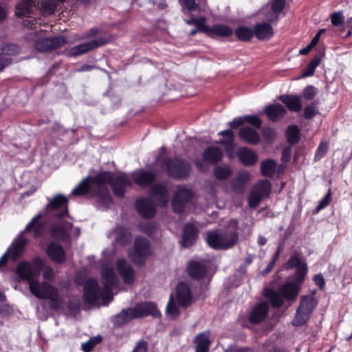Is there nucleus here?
<instances>
[{
	"mask_svg": "<svg viewBox=\"0 0 352 352\" xmlns=\"http://www.w3.org/2000/svg\"><path fill=\"white\" fill-rule=\"evenodd\" d=\"M245 122V118L244 117H239V118H236L235 119H234L233 120H232L231 122H230L228 123V125L232 128V129H235L236 128L237 126L243 124V123Z\"/></svg>",
	"mask_w": 352,
	"mask_h": 352,
	"instance_id": "nucleus-60",
	"label": "nucleus"
},
{
	"mask_svg": "<svg viewBox=\"0 0 352 352\" xmlns=\"http://www.w3.org/2000/svg\"><path fill=\"white\" fill-rule=\"evenodd\" d=\"M250 179V175L245 170L238 173L236 178L232 182V186L235 191H243V185Z\"/></svg>",
	"mask_w": 352,
	"mask_h": 352,
	"instance_id": "nucleus-37",
	"label": "nucleus"
},
{
	"mask_svg": "<svg viewBox=\"0 0 352 352\" xmlns=\"http://www.w3.org/2000/svg\"><path fill=\"white\" fill-rule=\"evenodd\" d=\"M318 93L317 89L312 86L309 85L306 87L302 92V96L305 99L310 100L314 99V98L316 96Z\"/></svg>",
	"mask_w": 352,
	"mask_h": 352,
	"instance_id": "nucleus-52",
	"label": "nucleus"
},
{
	"mask_svg": "<svg viewBox=\"0 0 352 352\" xmlns=\"http://www.w3.org/2000/svg\"><path fill=\"white\" fill-rule=\"evenodd\" d=\"M43 32H39L38 38L35 41L36 49L42 52L52 51L62 47L65 43V39L63 36L42 37Z\"/></svg>",
	"mask_w": 352,
	"mask_h": 352,
	"instance_id": "nucleus-11",
	"label": "nucleus"
},
{
	"mask_svg": "<svg viewBox=\"0 0 352 352\" xmlns=\"http://www.w3.org/2000/svg\"><path fill=\"white\" fill-rule=\"evenodd\" d=\"M204 32L210 36H229L232 34L233 30L228 25L223 24H217L212 27L206 25Z\"/></svg>",
	"mask_w": 352,
	"mask_h": 352,
	"instance_id": "nucleus-21",
	"label": "nucleus"
},
{
	"mask_svg": "<svg viewBox=\"0 0 352 352\" xmlns=\"http://www.w3.org/2000/svg\"><path fill=\"white\" fill-rule=\"evenodd\" d=\"M316 304L317 302L312 296L302 297L296 310V316L292 321V324L296 327L305 324L309 320Z\"/></svg>",
	"mask_w": 352,
	"mask_h": 352,
	"instance_id": "nucleus-9",
	"label": "nucleus"
},
{
	"mask_svg": "<svg viewBox=\"0 0 352 352\" xmlns=\"http://www.w3.org/2000/svg\"><path fill=\"white\" fill-rule=\"evenodd\" d=\"M218 135L221 136H225L226 138L225 140H221L217 142V143L224 146L226 151H227L230 157L232 158V154L231 152L230 153V149L231 150L234 142L233 132L228 129L219 132Z\"/></svg>",
	"mask_w": 352,
	"mask_h": 352,
	"instance_id": "nucleus-36",
	"label": "nucleus"
},
{
	"mask_svg": "<svg viewBox=\"0 0 352 352\" xmlns=\"http://www.w3.org/2000/svg\"><path fill=\"white\" fill-rule=\"evenodd\" d=\"M254 34L259 40H269L274 34V31L272 26L267 23H261L256 24L254 28Z\"/></svg>",
	"mask_w": 352,
	"mask_h": 352,
	"instance_id": "nucleus-26",
	"label": "nucleus"
},
{
	"mask_svg": "<svg viewBox=\"0 0 352 352\" xmlns=\"http://www.w3.org/2000/svg\"><path fill=\"white\" fill-rule=\"evenodd\" d=\"M327 150L328 144L327 142H322L317 149L316 157L319 158L323 157L327 153Z\"/></svg>",
	"mask_w": 352,
	"mask_h": 352,
	"instance_id": "nucleus-59",
	"label": "nucleus"
},
{
	"mask_svg": "<svg viewBox=\"0 0 352 352\" xmlns=\"http://www.w3.org/2000/svg\"><path fill=\"white\" fill-rule=\"evenodd\" d=\"M102 340V338L100 336L95 337L91 338L87 342L83 343L82 344V349L84 352H90L94 346L99 343Z\"/></svg>",
	"mask_w": 352,
	"mask_h": 352,
	"instance_id": "nucleus-51",
	"label": "nucleus"
},
{
	"mask_svg": "<svg viewBox=\"0 0 352 352\" xmlns=\"http://www.w3.org/2000/svg\"><path fill=\"white\" fill-rule=\"evenodd\" d=\"M41 218V215L40 214L36 215L26 226L24 232H30L31 230H34V236H39L42 234L44 229V226L38 223V221Z\"/></svg>",
	"mask_w": 352,
	"mask_h": 352,
	"instance_id": "nucleus-39",
	"label": "nucleus"
},
{
	"mask_svg": "<svg viewBox=\"0 0 352 352\" xmlns=\"http://www.w3.org/2000/svg\"><path fill=\"white\" fill-rule=\"evenodd\" d=\"M46 252L50 259L55 262L61 263L65 259V254L63 249L57 243H50L47 246Z\"/></svg>",
	"mask_w": 352,
	"mask_h": 352,
	"instance_id": "nucleus-29",
	"label": "nucleus"
},
{
	"mask_svg": "<svg viewBox=\"0 0 352 352\" xmlns=\"http://www.w3.org/2000/svg\"><path fill=\"white\" fill-rule=\"evenodd\" d=\"M188 272L191 277L199 278L206 273V266L201 263L191 261L188 267Z\"/></svg>",
	"mask_w": 352,
	"mask_h": 352,
	"instance_id": "nucleus-38",
	"label": "nucleus"
},
{
	"mask_svg": "<svg viewBox=\"0 0 352 352\" xmlns=\"http://www.w3.org/2000/svg\"><path fill=\"white\" fill-rule=\"evenodd\" d=\"M111 234L117 242L122 244H124L130 239L128 230L123 228H118Z\"/></svg>",
	"mask_w": 352,
	"mask_h": 352,
	"instance_id": "nucleus-46",
	"label": "nucleus"
},
{
	"mask_svg": "<svg viewBox=\"0 0 352 352\" xmlns=\"http://www.w3.org/2000/svg\"><path fill=\"white\" fill-rule=\"evenodd\" d=\"M43 265L39 257L34 258L32 263L22 261L16 267L15 273L19 280L28 281L29 289L35 297L47 300L51 308L57 309L63 304V296L59 288L37 279Z\"/></svg>",
	"mask_w": 352,
	"mask_h": 352,
	"instance_id": "nucleus-1",
	"label": "nucleus"
},
{
	"mask_svg": "<svg viewBox=\"0 0 352 352\" xmlns=\"http://www.w3.org/2000/svg\"><path fill=\"white\" fill-rule=\"evenodd\" d=\"M286 135L290 144L297 143L300 137V130L296 126H290L286 131Z\"/></svg>",
	"mask_w": 352,
	"mask_h": 352,
	"instance_id": "nucleus-47",
	"label": "nucleus"
},
{
	"mask_svg": "<svg viewBox=\"0 0 352 352\" xmlns=\"http://www.w3.org/2000/svg\"><path fill=\"white\" fill-rule=\"evenodd\" d=\"M197 236V229L192 224H187L184 227L182 235V245L189 247L196 241Z\"/></svg>",
	"mask_w": 352,
	"mask_h": 352,
	"instance_id": "nucleus-28",
	"label": "nucleus"
},
{
	"mask_svg": "<svg viewBox=\"0 0 352 352\" xmlns=\"http://www.w3.org/2000/svg\"><path fill=\"white\" fill-rule=\"evenodd\" d=\"M146 342L140 341L136 344L132 352H146Z\"/></svg>",
	"mask_w": 352,
	"mask_h": 352,
	"instance_id": "nucleus-61",
	"label": "nucleus"
},
{
	"mask_svg": "<svg viewBox=\"0 0 352 352\" xmlns=\"http://www.w3.org/2000/svg\"><path fill=\"white\" fill-rule=\"evenodd\" d=\"M239 161L245 166H252L257 160L256 154L252 150L246 148L241 147L239 149L237 153Z\"/></svg>",
	"mask_w": 352,
	"mask_h": 352,
	"instance_id": "nucleus-30",
	"label": "nucleus"
},
{
	"mask_svg": "<svg viewBox=\"0 0 352 352\" xmlns=\"http://www.w3.org/2000/svg\"><path fill=\"white\" fill-rule=\"evenodd\" d=\"M99 32L98 29L96 28L91 29L88 32L85 33L82 36L78 37V39H83L89 37L94 36Z\"/></svg>",
	"mask_w": 352,
	"mask_h": 352,
	"instance_id": "nucleus-62",
	"label": "nucleus"
},
{
	"mask_svg": "<svg viewBox=\"0 0 352 352\" xmlns=\"http://www.w3.org/2000/svg\"><path fill=\"white\" fill-rule=\"evenodd\" d=\"M254 34V30L253 31L250 28L245 26H241L235 30V34L236 37L243 41L250 40Z\"/></svg>",
	"mask_w": 352,
	"mask_h": 352,
	"instance_id": "nucleus-42",
	"label": "nucleus"
},
{
	"mask_svg": "<svg viewBox=\"0 0 352 352\" xmlns=\"http://www.w3.org/2000/svg\"><path fill=\"white\" fill-rule=\"evenodd\" d=\"M314 280L320 287L324 285V280L321 274H316L314 278Z\"/></svg>",
	"mask_w": 352,
	"mask_h": 352,
	"instance_id": "nucleus-64",
	"label": "nucleus"
},
{
	"mask_svg": "<svg viewBox=\"0 0 352 352\" xmlns=\"http://www.w3.org/2000/svg\"><path fill=\"white\" fill-rule=\"evenodd\" d=\"M291 156V148L286 147L283 150L281 159L283 162L289 160Z\"/></svg>",
	"mask_w": 352,
	"mask_h": 352,
	"instance_id": "nucleus-63",
	"label": "nucleus"
},
{
	"mask_svg": "<svg viewBox=\"0 0 352 352\" xmlns=\"http://www.w3.org/2000/svg\"><path fill=\"white\" fill-rule=\"evenodd\" d=\"M331 200V192L329 190V192L327 193V195L321 199V201L319 202L318 206L316 208V212H319L320 210H322L325 207H327Z\"/></svg>",
	"mask_w": 352,
	"mask_h": 352,
	"instance_id": "nucleus-55",
	"label": "nucleus"
},
{
	"mask_svg": "<svg viewBox=\"0 0 352 352\" xmlns=\"http://www.w3.org/2000/svg\"><path fill=\"white\" fill-rule=\"evenodd\" d=\"M132 179L137 184L146 186L154 181L155 175L151 172L138 170L133 173Z\"/></svg>",
	"mask_w": 352,
	"mask_h": 352,
	"instance_id": "nucleus-25",
	"label": "nucleus"
},
{
	"mask_svg": "<svg viewBox=\"0 0 352 352\" xmlns=\"http://www.w3.org/2000/svg\"><path fill=\"white\" fill-rule=\"evenodd\" d=\"M43 278L45 280L43 282L52 281L54 279V272L52 267H46L43 272Z\"/></svg>",
	"mask_w": 352,
	"mask_h": 352,
	"instance_id": "nucleus-56",
	"label": "nucleus"
},
{
	"mask_svg": "<svg viewBox=\"0 0 352 352\" xmlns=\"http://www.w3.org/2000/svg\"><path fill=\"white\" fill-rule=\"evenodd\" d=\"M280 100L287 106V107L290 111L298 112L300 111L302 108L299 96L284 95L280 97Z\"/></svg>",
	"mask_w": 352,
	"mask_h": 352,
	"instance_id": "nucleus-35",
	"label": "nucleus"
},
{
	"mask_svg": "<svg viewBox=\"0 0 352 352\" xmlns=\"http://www.w3.org/2000/svg\"><path fill=\"white\" fill-rule=\"evenodd\" d=\"M316 113L317 109L316 106L314 104L306 107L304 111V116L307 119L313 118Z\"/></svg>",
	"mask_w": 352,
	"mask_h": 352,
	"instance_id": "nucleus-57",
	"label": "nucleus"
},
{
	"mask_svg": "<svg viewBox=\"0 0 352 352\" xmlns=\"http://www.w3.org/2000/svg\"><path fill=\"white\" fill-rule=\"evenodd\" d=\"M184 8L188 11H196L199 10L198 5L195 3V0H180Z\"/></svg>",
	"mask_w": 352,
	"mask_h": 352,
	"instance_id": "nucleus-53",
	"label": "nucleus"
},
{
	"mask_svg": "<svg viewBox=\"0 0 352 352\" xmlns=\"http://www.w3.org/2000/svg\"><path fill=\"white\" fill-rule=\"evenodd\" d=\"M186 23L188 25H195L200 32H204L206 26V18L203 16L199 18L191 17L186 20Z\"/></svg>",
	"mask_w": 352,
	"mask_h": 352,
	"instance_id": "nucleus-50",
	"label": "nucleus"
},
{
	"mask_svg": "<svg viewBox=\"0 0 352 352\" xmlns=\"http://www.w3.org/2000/svg\"><path fill=\"white\" fill-rule=\"evenodd\" d=\"M67 199L62 195H58L54 197L47 204V209L56 210L60 209L63 211L57 214L59 217H63L67 214Z\"/></svg>",
	"mask_w": 352,
	"mask_h": 352,
	"instance_id": "nucleus-27",
	"label": "nucleus"
},
{
	"mask_svg": "<svg viewBox=\"0 0 352 352\" xmlns=\"http://www.w3.org/2000/svg\"><path fill=\"white\" fill-rule=\"evenodd\" d=\"M152 253L148 241L145 238L138 237L135 241L133 249L129 252V256L135 264L142 265Z\"/></svg>",
	"mask_w": 352,
	"mask_h": 352,
	"instance_id": "nucleus-7",
	"label": "nucleus"
},
{
	"mask_svg": "<svg viewBox=\"0 0 352 352\" xmlns=\"http://www.w3.org/2000/svg\"><path fill=\"white\" fill-rule=\"evenodd\" d=\"M271 183L268 180H262L255 184L248 197V205L250 208H256L262 199L269 196L271 192Z\"/></svg>",
	"mask_w": 352,
	"mask_h": 352,
	"instance_id": "nucleus-10",
	"label": "nucleus"
},
{
	"mask_svg": "<svg viewBox=\"0 0 352 352\" xmlns=\"http://www.w3.org/2000/svg\"><path fill=\"white\" fill-rule=\"evenodd\" d=\"M56 8V3L54 0H42L40 10L44 15H50L54 13Z\"/></svg>",
	"mask_w": 352,
	"mask_h": 352,
	"instance_id": "nucleus-45",
	"label": "nucleus"
},
{
	"mask_svg": "<svg viewBox=\"0 0 352 352\" xmlns=\"http://www.w3.org/2000/svg\"><path fill=\"white\" fill-rule=\"evenodd\" d=\"M238 235L235 231H210L206 234L208 244L213 249L226 250L236 243Z\"/></svg>",
	"mask_w": 352,
	"mask_h": 352,
	"instance_id": "nucleus-6",
	"label": "nucleus"
},
{
	"mask_svg": "<svg viewBox=\"0 0 352 352\" xmlns=\"http://www.w3.org/2000/svg\"><path fill=\"white\" fill-rule=\"evenodd\" d=\"M297 267V271L294 278L298 283H302L307 274V265L304 261L297 254L293 255L286 263L285 267L287 270Z\"/></svg>",
	"mask_w": 352,
	"mask_h": 352,
	"instance_id": "nucleus-14",
	"label": "nucleus"
},
{
	"mask_svg": "<svg viewBox=\"0 0 352 352\" xmlns=\"http://www.w3.org/2000/svg\"><path fill=\"white\" fill-rule=\"evenodd\" d=\"M269 306L267 302H261L252 311L250 320L252 322L257 323L261 321L268 312Z\"/></svg>",
	"mask_w": 352,
	"mask_h": 352,
	"instance_id": "nucleus-31",
	"label": "nucleus"
},
{
	"mask_svg": "<svg viewBox=\"0 0 352 352\" xmlns=\"http://www.w3.org/2000/svg\"><path fill=\"white\" fill-rule=\"evenodd\" d=\"M223 153L220 148L217 146H210L204 153V160L210 164H214L222 158Z\"/></svg>",
	"mask_w": 352,
	"mask_h": 352,
	"instance_id": "nucleus-34",
	"label": "nucleus"
},
{
	"mask_svg": "<svg viewBox=\"0 0 352 352\" xmlns=\"http://www.w3.org/2000/svg\"><path fill=\"white\" fill-rule=\"evenodd\" d=\"M302 283H298L296 278L294 282H287L278 288L276 292L272 289H265L264 294L269 298L274 307H280L283 304V298L287 301L295 300L297 298Z\"/></svg>",
	"mask_w": 352,
	"mask_h": 352,
	"instance_id": "nucleus-4",
	"label": "nucleus"
},
{
	"mask_svg": "<svg viewBox=\"0 0 352 352\" xmlns=\"http://www.w3.org/2000/svg\"><path fill=\"white\" fill-rule=\"evenodd\" d=\"M19 52V47L14 44H8L0 47V72L9 65L12 59L10 57Z\"/></svg>",
	"mask_w": 352,
	"mask_h": 352,
	"instance_id": "nucleus-18",
	"label": "nucleus"
},
{
	"mask_svg": "<svg viewBox=\"0 0 352 352\" xmlns=\"http://www.w3.org/2000/svg\"><path fill=\"white\" fill-rule=\"evenodd\" d=\"M33 8L32 0H21L16 6V15L17 16H27L23 21V25L28 28H36V21L34 17L30 16Z\"/></svg>",
	"mask_w": 352,
	"mask_h": 352,
	"instance_id": "nucleus-12",
	"label": "nucleus"
},
{
	"mask_svg": "<svg viewBox=\"0 0 352 352\" xmlns=\"http://www.w3.org/2000/svg\"><path fill=\"white\" fill-rule=\"evenodd\" d=\"M164 166L166 168L168 174L176 178L186 177L190 171L189 164L177 159L171 162H165Z\"/></svg>",
	"mask_w": 352,
	"mask_h": 352,
	"instance_id": "nucleus-13",
	"label": "nucleus"
},
{
	"mask_svg": "<svg viewBox=\"0 0 352 352\" xmlns=\"http://www.w3.org/2000/svg\"><path fill=\"white\" fill-rule=\"evenodd\" d=\"M150 197L153 201H157V205L162 206H166L169 200L167 190L162 184L155 186L151 190Z\"/></svg>",
	"mask_w": 352,
	"mask_h": 352,
	"instance_id": "nucleus-19",
	"label": "nucleus"
},
{
	"mask_svg": "<svg viewBox=\"0 0 352 352\" xmlns=\"http://www.w3.org/2000/svg\"><path fill=\"white\" fill-rule=\"evenodd\" d=\"M244 118H245V122H248L257 128H260L261 126V124H262L261 120L256 116L248 115V116H244Z\"/></svg>",
	"mask_w": 352,
	"mask_h": 352,
	"instance_id": "nucleus-54",
	"label": "nucleus"
},
{
	"mask_svg": "<svg viewBox=\"0 0 352 352\" xmlns=\"http://www.w3.org/2000/svg\"><path fill=\"white\" fill-rule=\"evenodd\" d=\"M210 333L202 332L199 333L195 338L196 343V352H208L210 344L209 340Z\"/></svg>",
	"mask_w": 352,
	"mask_h": 352,
	"instance_id": "nucleus-33",
	"label": "nucleus"
},
{
	"mask_svg": "<svg viewBox=\"0 0 352 352\" xmlns=\"http://www.w3.org/2000/svg\"><path fill=\"white\" fill-rule=\"evenodd\" d=\"M108 40L105 38H99L98 39L81 43L70 49L69 54L72 56H76L85 54L94 48L106 44Z\"/></svg>",
	"mask_w": 352,
	"mask_h": 352,
	"instance_id": "nucleus-16",
	"label": "nucleus"
},
{
	"mask_svg": "<svg viewBox=\"0 0 352 352\" xmlns=\"http://www.w3.org/2000/svg\"><path fill=\"white\" fill-rule=\"evenodd\" d=\"M27 239L23 236L22 232L16 239L13 240L6 252L0 258V269L5 267L9 258L16 261L24 252Z\"/></svg>",
	"mask_w": 352,
	"mask_h": 352,
	"instance_id": "nucleus-8",
	"label": "nucleus"
},
{
	"mask_svg": "<svg viewBox=\"0 0 352 352\" xmlns=\"http://www.w3.org/2000/svg\"><path fill=\"white\" fill-rule=\"evenodd\" d=\"M136 208L140 214L145 218H151L155 214V208L148 199H138L136 202Z\"/></svg>",
	"mask_w": 352,
	"mask_h": 352,
	"instance_id": "nucleus-22",
	"label": "nucleus"
},
{
	"mask_svg": "<svg viewBox=\"0 0 352 352\" xmlns=\"http://www.w3.org/2000/svg\"><path fill=\"white\" fill-rule=\"evenodd\" d=\"M175 298L180 307H188L192 301V294L189 286L185 283H180L176 287Z\"/></svg>",
	"mask_w": 352,
	"mask_h": 352,
	"instance_id": "nucleus-17",
	"label": "nucleus"
},
{
	"mask_svg": "<svg viewBox=\"0 0 352 352\" xmlns=\"http://www.w3.org/2000/svg\"><path fill=\"white\" fill-rule=\"evenodd\" d=\"M263 135L267 141H272L276 136V132L271 128H264L263 129Z\"/></svg>",
	"mask_w": 352,
	"mask_h": 352,
	"instance_id": "nucleus-58",
	"label": "nucleus"
},
{
	"mask_svg": "<svg viewBox=\"0 0 352 352\" xmlns=\"http://www.w3.org/2000/svg\"><path fill=\"white\" fill-rule=\"evenodd\" d=\"M285 0H273L272 3V10L270 15L266 16V19L269 21H274L277 19V14L284 8Z\"/></svg>",
	"mask_w": 352,
	"mask_h": 352,
	"instance_id": "nucleus-40",
	"label": "nucleus"
},
{
	"mask_svg": "<svg viewBox=\"0 0 352 352\" xmlns=\"http://www.w3.org/2000/svg\"><path fill=\"white\" fill-rule=\"evenodd\" d=\"M158 316L160 311L156 305L152 302H144L137 304L134 307L128 308L122 311L116 316L117 322L126 323L132 319L142 318L147 316Z\"/></svg>",
	"mask_w": 352,
	"mask_h": 352,
	"instance_id": "nucleus-5",
	"label": "nucleus"
},
{
	"mask_svg": "<svg viewBox=\"0 0 352 352\" xmlns=\"http://www.w3.org/2000/svg\"><path fill=\"white\" fill-rule=\"evenodd\" d=\"M276 163L274 160H268L261 164V169L263 175L272 177L276 170Z\"/></svg>",
	"mask_w": 352,
	"mask_h": 352,
	"instance_id": "nucleus-43",
	"label": "nucleus"
},
{
	"mask_svg": "<svg viewBox=\"0 0 352 352\" xmlns=\"http://www.w3.org/2000/svg\"><path fill=\"white\" fill-rule=\"evenodd\" d=\"M321 59L319 56H316L311 60V61L307 66L305 69L303 74H302V77H307L311 76L314 74L316 68L320 64Z\"/></svg>",
	"mask_w": 352,
	"mask_h": 352,
	"instance_id": "nucleus-48",
	"label": "nucleus"
},
{
	"mask_svg": "<svg viewBox=\"0 0 352 352\" xmlns=\"http://www.w3.org/2000/svg\"><path fill=\"white\" fill-rule=\"evenodd\" d=\"M72 226L69 222L61 221L52 228V234L57 239L64 240L72 236Z\"/></svg>",
	"mask_w": 352,
	"mask_h": 352,
	"instance_id": "nucleus-23",
	"label": "nucleus"
},
{
	"mask_svg": "<svg viewBox=\"0 0 352 352\" xmlns=\"http://www.w3.org/2000/svg\"><path fill=\"white\" fill-rule=\"evenodd\" d=\"M117 269L126 283L131 284L134 280L135 272L130 264L125 259H119Z\"/></svg>",
	"mask_w": 352,
	"mask_h": 352,
	"instance_id": "nucleus-20",
	"label": "nucleus"
},
{
	"mask_svg": "<svg viewBox=\"0 0 352 352\" xmlns=\"http://www.w3.org/2000/svg\"><path fill=\"white\" fill-rule=\"evenodd\" d=\"M103 288L100 289L94 279H88L85 283V301L93 305H107L112 300V289L118 283V277L113 268L111 266H104L101 272Z\"/></svg>",
	"mask_w": 352,
	"mask_h": 352,
	"instance_id": "nucleus-3",
	"label": "nucleus"
},
{
	"mask_svg": "<svg viewBox=\"0 0 352 352\" xmlns=\"http://www.w3.org/2000/svg\"><path fill=\"white\" fill-rule=\"evenodd\" d=\"M265 111L272 121H276L282 118L287 112L285 108L280 104L268 106L265 108Z\"/></svg>",
	"mask_w": 352,
	"mask_h": 352,
	"instance_id": "nucleus-32",
	"label": "nucleus"
},
{
	"mask_svg": "<svg viewBox=\"0 0 352 352\" xmlns=\"http://www.w3.org/2000/svg\"><path fill=\"white\" fill-rule=\"evenodd\" d=\"M331 23L340 31L345 30L344 17L341 11L335 12L331 15Z\"/></svg>",
	"mask_w": 352,
	"mask_h": 352,
	"instance_id": "nucleus-44",
	"label": "nucleus"
},
{
	"mask_svg": "<svg viewBox=\"0 0 352 352\" xmlns=\"http://www.w3.org/2000/svg\"><path fill=\"white\" fill-rule=\"evenodd\" d=\"M111 185L113 193L117 197L124 195L126 189L132 186V183L126 174L115 176L109 172L98 173L96 177L85 178L72 192L74 196H80L88 192L98 196L102 203L108 204L111 199L107 185Z\"/></svg>",
	"mask_w": 352,
	"mask_h": 352,
	"instance_id": "nucleus-2",
	"label": "nucleus"
},
{
	"mask_svg": "<svg viewBox=\"0 0 352 352\" xmlns=\"http://www.w3.org/2000/svg\"><path fill=\"white\" fill-rule=\"evenodd\" d=\"M191 192L184 188L180 187L177 189L173 199V208L176 212H181L186 204L191 199Z\"/></svg>",
	"mask_w": 352,
	"mask_h": 352,
	"instance_id": "nucleus-15",
	"label": "nucleus"
},
{
	"mask_svg": "<svg viewBox=\"0 0 352 352\" xmlns=\"http://www.w3.org/2000/svg\"><path fill=\"white\" fill-rule=\"evenodd\" d=\"M239 138L250 144H257L260 142L258 133L250 126L241 128L239 131Z\"/></svg>",
	"mask_w": 352,
	"mask_h": 352,
	"instance_id": "nucleus-24",
	"label": "nucleus"
},
{
	"mask_svg": "<svg viewBox=\"0 0 352 352\" xmlns=\"http://www.w3.org/2000/svg\"><path fill=\"white\" fill-rule=\"evenodd\" d=\"M166 312L167 316L171 319H175L179 315V309L173 295L170 296Z\"/></svg>",
	"mask_w": 352,
	"mask_h": 352,
	"instance_id": "nucleus-41",
	"label": "nucleus"
},
{
	"mask_svg": "<svg viewBox=\"0 0 352 352\" xmlns=\"http://www.w3.org/2000/svg\"><path fill=\"white\" fill-rule=\"evenodd\" d=\"M214 174L217 178L219 179H225L231 175V170L229 166L222 165L217 166L214 169Z\"/></svg>",
	"mask_w": 352,
	"mask_h": 352,
	"instance_id": "nucleus-49",
	"label": "nucleus"
}]
</instances>
